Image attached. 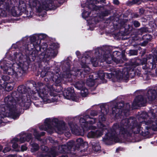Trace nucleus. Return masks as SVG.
<instances>
[{
  "instance_id": "20",
  "label": "nucleus",
  "mask_w": 157,
  "mask_h": 157,
  "mask_svg": "<svg viewBox=\"0 0 157 157\" xmlns=\"http://www.w3.org/2000/svg\"><path fill=\"white\" fill-rule=\"evenodd\" d=\"M146 101V98H143L141 95L135 98L132 104V105L138 106H144Z\"/></svg>"
},
{
  "instance_id": "57",
  "label": "nucleus",
  "mask_w": 157,
  "mask_h": 157,
  "mask_svg": "<svg viewBox=\"0 0 157 157\" xmlns=\"http://www.w3.org/2000/svg\"><path fill=\"white\" fill-rule=\"evenodd\" d=\"M142 133L144 132V131H142Z\"/></svg>"
},
{
  "instance_id": "54",
  "label": "nucleus",
  "mask_w": 157,
  "mask_h": 157,
  "mask_svg": "<svg viewBox=\"0 0 157 157\" xmlns=\"http://www.w3.org/2000/svg\"><path fill=\"white\" fill-rule=\"evenodd\" d=\"M69 69H69V66L68 68V70H67L68 71H69Z\"/></svg>"
},
{
  "instance_id": "35",
  "label": "nucleus",
  "mask_w": 157,
  "mask_h": 157,
  "mask_svg": "<svg viewBox=\"0 0 157 157\" xmlns=\"http://www.w3.org/2000/svg\"><path fill=\"white\" fill-rule=\"evenodd\" d=\"M2 78L4 82H7L6 81H9L10 79V77L7 75H3Z\"/></svg>"
},
{
  "instance_id": "48",
  "label": "nucleus",
  "mask_w": 157,
  "mask_h": 157,
  "mask_svg": "<svg viewBox=\"0 0 157 157\" xmlns=\"http://www.w3.org/2000/svg\"><path fill=\"white\" fill-rule=\"evenodd\" d=\"M100 108L102 110L104 108V105H102L100 106Z\"/></svg>"
},
{
  "instance_id": "28",
  "label": "nucleus",
  "mask_w": 157,
  "mask_h": 157,
  "mask_svg": "<svg viewBox=\"0 0 157 157\" xmlns=\"http://www.w3.org/2000/svg\"><path fill=\"white\" fill-rule=\"evenodd\" d=\"M41 148L44 151L40 157H51L48 154L49 153L47 152L48 149L47 147L42 146L41 147Z\"/></svg>"
},
{
  "instance_id": "5",
  "label": "nucleus",
  "mask_w": 157,
  "mask_h": 157,
  "mask_svg": "<svg viewBox=\"0 0 157 157\" xmlns=\"http://www.w3.org/2000/svg\"><path fill=\"white\" fill-rule=\"evenodd\" d=\"M16 94V92H14L11 95L6 97L4 100V104L0 106V124L2 121V119L5 117H11L14 119L19 117V114L15 99H17V97H14Z\"/></svg>"
},
{
  "instance_id": "2",
  "label": "nucleus",
  "mask_w": 157,
  "mask_h": 157,
  "mask_svg": "<svg viewBox=\"0 0 157 157\" xmlns=\"http://www.w3.org/2000/svg\"><path fill=\"white\" fill-rule=\"evenodd\" d=\"M129 122L128 119H125L121 121L120 126L117 124H114L113 127V131L111 130L105 134L103 138L104 141H115L119 131L120 134L124 135L130 136L133 133L134 134L139 133L142 128L140 126L137 125L136 123L129 126L128 123Z\"/></svg>"
},
{
  "instance_id": "8",
  "label": "nucleus",
  "mask_w": 157,
  "mask_h": 157,
  "mask_svg": "<svg viewBox=\"0 0 157 157\" xmlns=\"http://www.w3.org/2000/svg\"><path fill=\"white\" fill-rule=\"evenodd\" d=\"M98 75L99 78L101 79L106 77L109 78H112L115 80L118 81H126L129 77L128 72L126 68L123 69H116L112 71L110 73H104L103 71H100L98 73Z\"/></svg>"
},
{
  "instance_id": "26",
  "label": "nucleus",
  "mask_w": 157,
  "mask_h": 157,
  "mask_svg": "<svg viewBox=\"0 0 157 157\" xmlns=\"http://www.w3.org/2000/svg\"><path fill=\"white\" fill-rule=\"evenodd\" d=\"M105 120L104 113H101L99 117V122L97 124V126L98 125L99 126L101 127V128H103V126H105L106 128V126L101 123V122L105 121Z\"/></svg>"
},
{
  "instance_id": "33",
  "label": "nucleus",
  "mask_w": 157,
  "mask_h": 157,
  "mask_svg": "<svg viewBox=\"0 0 157 157\" xmlns=\"http://www.w3.org/2000/svg\"><path fill=\"white\" fill-rule=\"evenodd\" d=\"M97 17H95V16H94V18H92L91 19L89 18L86 19L87 21L89 24H94L96 22V19Z\"/></svg>"
},
{
  "instance_id": "29",
  "label": "nucleus",
  "mask_w": 157,
  "mask_h": 157,
  "mask_svg": "<svg viewBox=\"0 0 157 157\" xmlns=\"http://www.w3.org/2000/svg\"><path fill=\"white\" fill-rule=\"evenodd\" d=\"M86 84L89 86H92L94 84V78L93 77V75L89 76V78L87 80Z\"/></svg>"
},
{
  "instance_id": "49",
  "label": "nucleus",
  "mask_w": 157,
  "mask_h": 157,
  "mask_svg": "<svg viewBox=\"0 0 157 157\" xmlns=\"http://www.w3.org/2000/svg\"><path fill=\"white\" fill-rule=\"evenodd\" d=\"M16 156L15 155H9L8 157H15Z\"/></svg>"
},
{
  "instance_id": "14",
  "label": "nucleus",
  "mask_w": 157,
  "mask_h": 157,
  "mask_svg": "<svg viewBox=\"0 0 157 157\" xmlns=\"http://www.w3.org/2000/svg\"><path fill=\"white\" fill-rule=\"evenodd\" d=\"M31 134H23L21 136H18L12 139L11 142L12 144V147L14 149L18 147V144L24 143L25 141H29L31 138Z\"/></svg>"
},
{
  "instance_id": "17",
  "label": "nucleus",
  "mask_w": 157,
  "mask_h": 157,
  "mask_svg": "<svg viewBox=\"0 0 157 157\" xmlns=\"http://www.w3.org/2000/svg\"><path fill=\"white\" fill-rule=\"evenodd\" d=\"M74 86L76 89L80 90V93L82 97H85L88 95V89L85 86V83L83 80H81L76 82Z\"/></svg>"
},
{
  "instance_id": "32",
  "label": "nucleus",
  "mask_w": 157,
  "mask_h": 157,
  "mask_svg": "<svg viewBox=\"0 0 157 157\" xmlns=\"http://www.w3.org/2000/svg\"><path fill=\"white\" fill-rule=\"evenodd\" d=\"M143 37L144 39H145L147 40L146 41H145L142 44V45L145 46L148 43V41L151 40V39L150 36L149 34H146L145 36H144Z\"/></svg>"
},
{
  "instance_id": "9",
  "label": "nucleus",
  "mask_w": 157,
  "mask_h": 157,
  "mask_svg": "<svg viewBox=\"0 0 157 157\" xmlns=\"http://www.w3.org/2000/svg\"><path fill=\"white\" fill-rule=\"evenodd\" d=\"M58 119L56 118H47L44 121L45 127H44V126H41L40 127V128L42 130L47 131L50 133H52L54 131L59 134L63 133L64 131L66 130L65 125L64 123L58 125Z\"/></svg>"
},
{
  "instance_id": "55",
  "label": "nucleus",
  "mask_w": 157,
  "mask_h": 157,
  "mask_svg": "<svg viewBox=\"0 0 157 157\" xmlns=\"http://www.w3.org/2000/svg\"><path fill=\"white\" fill-rule=\"evenodd\" d=\"M73 71H71V74H73Z\"/></svg>"
},
{
  "instance_id": "38",
  "label": "nucleus",
  "mask_w": 157,
  "mask_h": 157,
  "mask_svg": "<svg viewBox=\"0 0 157 157\" xmlns=\"http://www.w3.org/2000/svg\"><path fill=\"white\" fill-rule=\"evenodd\" d=\"M137 54V51L136 50H130L129 51V54L130 55H136Z\"/></svg>"
},
{
  "instance_id": "41",
  "label": "nucleus",
  "mask_w": 157,
  "mask_h": 157,
  "mask_svg": "<svg viewBox=\"0 0 157 157\" xmlns=\"http://www.w3.org/2000/svg\"><path fill=\"white\" fill-rule=\"evenodd\" d=\"M140 3V0H133L132 1V3L133 4H139Z\"/></svg>"
},
{
  "instance_id": "34",
  "label": "nucleus",
  "mask_w": 157,
  "mask_h": 157,
  "mask_svg": "<svg viewBox=\"0 0 157 157\" xmlns=\"http://www.w3.org/2000/svg\"><path fill=\"white\" fill-rule=\"evenodd\" d=\"M140 117L141 118L143 119L147 118L148 117V114L146 112H142L140 115Z\"/></svg>"
},
{
  "instance_id": "1",
  "label": "nucleus",
  "mask_w": 157,
  "mask_h": 157,
  "mask_svg": "<svg viewBox=\"0 0 157 157\" xmlns=\"http://www.w3.org/2000/svg\"><path fill=\"white\" fill-rule=\"evenodd\" d=\"M95 118L90 117L88 115L81 117L79 120V123L82 129L76 128V125L75 126V128H72V125H70L71 131L74 134L77 135L83 136L85 132L89 129L94 130L97 129L95 131H91L89 132L87 135V137L90 138H98L102 136L103 134L104 131L106 129V127L103 126V128L98 125L97 128L94 124L96 123Z\"/></svg>"
},
{
  "instance_id": "15",
  "label": "nucleus",
  "mask_w": 157,
  "mask_h": 157,
  "mask_svg": "<svg viewBox=\"0 0 157 157\" xmlns=\"http://www.w3.org/2000/svg\"><path fill=\"white\" fill-rule=\"evenodd\" d=\"M157 60L153 57L143 59L142 62L143 68L144 69H153L156 67Z\"/></svg>"
},
{
  "instance_id": "23",
  "label": "nucleus",
  "mask_w": 157,
  "mask_h": 157,
  "mask_svg": "<svg viewBox=\"0 0 157 157\" xmlns=\"http://www.w3.org/2000/svg\"><path fill=\"white\" fill-rule=\"evenodd\" d=\"M47 37V35L46 34L43 33H40L39 34H36L31 36V40H39L41 41V40L44 39L46 38Z\"/></svg>"
},
{
  "instance_id": "22",
  "label": "nucleus",
  "mask_w": 157,
  "mask_h": 157,
  "mask_svg": "<svg viewBox=\"0 0 157 157\" xmlns=\"http://www.w3.org/2000/svg\"><path fill=\"white\" fill-rule=\"evenodd\" d=\"M156 96V91L153 89H149L147 92L146 96L148 99L150 101H152L155 99Z\"/></svg>"
},
{
  "instance_id": "4",
  "label": "nucleus",
  "mask_w": 157,
  "mask_h": 157,
  "mask_svg": "<svg viewBox=\"0 0 157 157\" xmlns=\"http://www.w3.org/2000/svg\"><path fill=\"white\" fill-rule=\"evenodd\" d=\"M14 59L16 61L12 64H10L9 61L4 60L0 62L1 68L4 72L11 75L14 78L17 77L18 74L23 71L24 67V60L23 59V56L21 53L15 52L13 55Z\"/></svg>"
},
{
  "instance_id": "39",
  "label": "nucleus",
  "mask_w": 157,
  "mask_h": 157,
  "mask_svg": "<svg viewBox=\"0 0 157 157\" xmlns=\"http://www.w3.org/2000/svg\"><path fill=\"white\" fill-rule=\"evenodd\" d=\"M11 149V148L10 147H5L3 151L4 153H6L10 151Z\"/></svg>"
},
{
  "instance_id": "51",
  "label": "nucleus",
  "mask_w": 157,
  "mask_h": 157,
  "mask_svg": "<svg viewBox=\"0 0 157 157\" xmlns=\"http://www.w3.org/2000/svg\"><path fill=\"white\" fill-rule=\"evenodd\" d=\"M2 148V146L0 145V151H1Z\"/></svg>"
},
{
  "instance_id": "42",
  "label": "nucleus",
  "mask_w": 157,
  "mask_h": 157,
  "mask_svg": "<svg viewBox=\"0 0 157 157\" xmlns=\"http://www.w3.org/2000/svg\"><path fill=\"white\" fill-rule=\"evenodd\" d=\"M90 115L92 116H95L97 115V113L95 111H92L90 113Z\"/></svg>"
},
{
  "instance_id": "10",
  "label": "nucleus",
  "mask_w": 157,
  "mask_h": 157,
  "mask_svg": "<svg viewBox=\"0 0 157 157\" xmlns=\"http://www.w3.org/2000/svg\"><path fill=\"white\" fill-rule=\"evenodd\" d=\"M90 62L95 67H97L98 65V60L96 58H94L91 59L89 56H88L87 57H82L80 63L83 69L81 71H78L76 72L77 74H75V75L79 74L82 77H85V76L89 74L90 71V69L88 67V64Z\"/></svg>"
},
{
  "instance_id": "12",
  "label": "nucleus",
  "mask_w": 157,
  "mask_h": 157,
  "mask_svg": "<svg viewBox=\"0 0 157 157\" xmlns=\"http://www.w3.org/2000/svg\"><path fill=\"white\" fill-rule=\"evenodd\" d=\"M74 144L71 140L68 142L66 144L59 145L58 148L53 147L51 149L50 153L52 157H56L59 153L68 154L71 152V149Z\"/></svg>"
},
{
  "instance_id": "58",
  "label": "nucleus",
  "mask_w": 157,
  "mask_h": 157,
  "mask_svg": "<svg viewBox=\"0 0 157 157\" xmlns=\"http://www.w3.org/2000/svg\"><path fill=\"white\" fill-rule=\"evenodd\" d=\"M144 12V11L143 10H142V12Z\"/></svg>"
},
{
  "instance_id": "53",
  "label": "nucleus",
  "mask_w": 157,
  "mask_h": 157,
  "mask_svg": "<svg viewBox=\"0 0 157 157\" xmlns=\"http://www.w3.org/2000/svg\"><path fill=\"white\" fill-rule=\"evenodd\" d=\"M20 88H21V87H18V91H19V90H20Z\"/></svg>"
},
{
  "instance_id": "18",
  "label": "nucleus",
  "mask_w": 157,
  "mask_h": 157,
  "mask_svg": "<svg viewBox=\"0 0 157 157\" xmlns=\"http://www.w3.org/2000/svg\"><path fill=\"white\" fill-rule=\"evenodd\" d=\"M63 95L65 98L71 100L73 101H77L74 90L71 88L65 89L63 92Z\"/></svg>"
},
{
  "instance_id": "16",
  "label": "nucleus",
  "mask_w": 157,
  "mask_h": 157,
  "mask_svg": "<svg viewBox=\"0 0 157 157\" xmlns=\"http://www.w3.org/2000/svg\"><path fill=\"white\" fill-rule=\"evenodd\" d=\"M99 2V0H82L81 1V6L82 7H86L87 6L89 8L96 10H99V7L95 4L100 3Z\"/></svg>"
},
{
  "instance_id": "56",
  "label": "nucleus",
  "mask_w": 157,
  "mask_h": 157,
  "mask_svg": "<svg viewBox=\"0 0 157 157\" xmlns=\"http://www.w3.org/2000/svg\"><path fill=\"white\" fill-rule=\"evenodd\" d=\"M1 91H0V95H1Z\"/></svg>"
},
{
  "instance_id": "50",
  "label": "nucleus",
  "mask_w": 157,
  "mask_h": 157,
  "mask_svg": "<svg viewBox=\"0 0 157 157\" xmlns=\"http://www.w3.org/2000/svg\"><path fill=\"white\" fill-rule=\"evenodd\" d=\"M71 74L70 75L69 74L68 75V76H66V77L68 78H70L71 77Z\"/></svg>"
},
{
  "instance_id": "6",
  "label": "nucleus",
  "mask_w": 157,
  "mask_h": 157,
  "mask_svg": "<svg viewBox=\"0 0 157 157\" xmlns=\"http://www.w3.org/2000/svg\"><path fill=\"white\" fill-rule=\"evenodd\" d=\"M35 90L32 91L31 98L37 100L40 97L44 103L56 101L57 94L52 88L49 89L41 83H39Z\"/></svg>"
},
{
  "instance_id": "30",
  "label": "nucleus",
  "mask_w": 157,
  "mask_h": 157,
  "mask_svg": "<svg viewBox=\"0 0 157 157\" xmlns=\"http://www.w3.org/2000/svg\"><path fill=\"white\" fill-rule=\"evenodd\" d=\"M26 98L25 97H23L22 98H19L17 99V102L19 104L20 106L22 107L25 105Z\"/></svg>"
},
{
  "instance_id": "7",
  "label": "nucleus",
  "mask_w": 157,
  "mask_h": 157,
  "mask_svg": "<svg viewBox=\"0 0 157 157\" xmlns=\"http://www.w3.org/2000/svg\"><path fill=\"white\" fill-rule=\"evenodd\" d=\"M54 0H29V5L32 9L35 8L37 12H43V15L39 14L42 17L45 15L44 10H53L55 9L53 5Z\"/></svg>"
},
{
  "instance_id": "52",
  "label": "nucleus",
  "mask_w": 157,
  "mask_h": 157,
  "mask_svg": "<svg viewBox=\"0 0 157 157\" xmlns=\"http://www.w3.org/2000/svg\"><path fill=\"white\" fill-rule=\"evenodd\" d=\"M5 0H0V2H4V1Z\"/></svg>"
},
{
  "instance_id": "3",
  "label": "nucleus",
  "mask_w": 157,
  "mask_h": 157,
  "mask_svg": "<svg viewBox=\"0 0 157 157\" xmlns=\"http://www.w3.org/2000/svg\"><path fill=\"white\" fill-rule=\"evenodd\" d=\"M29 40L30 41L28 43L26 46L25 47L26 49L30 51L33 48H35L37 52L39 50L41 52L39 56L40 60L43 62H46L47 63H48V59H49V57L50 56L53 55L54 50L58 48L59 47L57 44L53 43L51 45L50 47H49L48 48L47 44L44 43L42 45L40 48V41L39 40H31V36L29 37L26 36L22 39L24 43H26L27 41Z\"/></svg>"
},
{
  "instance_id": "59",
  "label": "nucleus",
  "mask_w": 157,
  "mask_h": 157,
  "mask_svg": "<svg viewBox=\"0 0 157 157\" xmlns=\"http://www.w3.org/2000/svg\"><path fill=\"white\" fill-rule=\"evenodd\" d=\"M69 136H70V133H69Z\"/></svg>"
},
{
  "instance_id": "36",
  "label": "nucleus",
  "mask_w": 157,
  "mask_h": 157,
  "mask_svg": "<svg viewBox=\"0 0 157 157\" xmlns=\"http://www.w3.org/2000/svg\"><path fill=\"white\" fill-rule=\"evenodd\" d=\"M90 13L86 11H84L82 13V16L83 18L85 19L88 18L89 15Z\"/></svg>"
},
{
  "instance_id": "43",
  "label": "nucleus",
  "mask_w": 157,
  "mask_h": 157,
  "mask_svg": "<svg viewBox=\"0 0 157 157\" xmlns=\"http://www.w3.org/2000/svg\"><path fill=\"white\" fill-rule=\"evenodd\" d=\"M22 151H25L27 149V147L25 145H22L21 147Z\"/></svg>"
},
{
  "instance_id": "21",
  "label": "nucleus",
  "mask_w": 157,
  "mask_h": 157,
  "mask_svg": "<svg viewBox=\"0 0 157 157\" xmlns=\"http://www.w3.org/2000/svg\"><path fill=\"white\" fill-rule=\"evenodd\" d=\"M14 83L12 82H3L0 81V85L4 90L7 91H10L13 89Z\"/></svg>"
},
{
  "instance_id": "13",
  "label": "nucleus",
  "mask_w": 157,
  "mask_h": 157,
  "mask_svg": "<svg viewBox=\"0 0 157 157\" xmlns=\"http://www.w3.org/2000/svg\"><path fill=\"white\" fill-rule=\"evenodd\" d=\"M12 15L14 17H18L21 15L22 13H25L27 14V16L29 17L28 11L26 10L25 3L22 2H19V5L18 9L17 6L13 7L10 10Z\"/></svg>"
},
{
  "instance_id": "27",
  "label": "nucleus",
  "mask_w": 157,
  "mask_h": 157,
  "mask_svg": "<svg viewBox=\"0 0 157 157\" xmlns=\"http://www.w3.org/2000/svg\"><path fill=\"white\" fill-rule=\"evenodd\" d=\"M103 58L104 61H105L106 63L108 64L111 63L113 60L112 57L110 53L104 55L103 56Z\"/></svg>"
},
{
  "instance_id": "46",
  "label": "nucleus",
  "mask_w": 157,
  "mask_h": 157,
  "mask_svg": "<svg viewBox=\"0 0 157 157\" xmlns=\"http://www.w3.org/2000/svg\"><path fill=\"white\" fill-rule=\"evenodd\" d=\"M113 2L114 4L116 5H118L119 4V2L118 0H114Z\"/></svg>"
},
{
  "instance_id": "31",
  "label": "nucleus",
  "mask_w": 157,
  "mask_h": 157,
  "mask_svg": "<svg viewBox=\"0 0 157 157\" xmlns=\"http://www.w3.org/2000/svg\"><path fill=\"white\" fill-rule=\"evenodd\" d=\"M30 144L32 146L31 148V151L32 152H34L35 151L38 150L39 148V147L37 144L35 143H30Z\"/></svg>"
},
{
  "instance_id": "60",
  "label": "nucleus",
  "mask_w": 157,
  "mask_h": 157,
  "mask_svg": "<svg viewBox=\"0 0 157 157\" xmlns=\"http://www.w3.org/2000/svg\"><path fill=\"white\" fill-rule=\"evenodd\" d=\"M38 53H39V51H38Z\"/></svg>"
},
{
  "instance_id": "25",
  "label": "nucleus",
  "mask_w": 157,
  "mask_h": 157,
  "mask_svg": "<svg viewBox=\"0 0 157 157\" xmlns=\"http://www.w3.org/2000/svg\"><path fill=\"white\" fill-rule=\"evenodd\" d=\"M76 147L79 148L80 146H87L88 143L87 142L84 141L81 138H79L76 140Z\"/></svg>"
},
{
  "instance_id": "45",
  "label": "nucleus",
  "mask_w": 157,
  "mask_h": 157,
  "mask_svg": "<svg viewBox=\"0 0 157 157\" xmlns=\"http://www.w3.org/2000/svg\"><path fill=\"white\" fill-rule=\"evenodd\" d=\"M99 3L103 5L105 3V0H99Z\"/></svg>"
},
{
  "instance_id": "37",
  "label": "nucleus",
  "mask_w": 157,
  "mask_h": 157,
  "mask_svg": "<svg viewBox=\"0 0 157 157\" xmlns=\"http://www.w3.org/2000/svg\"><path fill=\"white\" fill-rule=\"evenodd\" d=\"M33 130L34 132V135L36 138H37V137L39 136H40L41 135H44V133L43 132H42L41 135H40L38 134V133L37 132V131L36 129H33Z\"/></svg>"
},
{
  "instance_id": "40",
  "label": "nucleus",
  "mask_w": 157,
  "mask_h": 157,
  "mask_svg": "<svg viewBox=\"0 0 157 157\" xmlns=\"http://www.w3.org/2000/svg\"><path fill=\"white\" fill-rule=\"evenodd\" d=\"M133 24L136 27H138L140 26V23L137 21H135L133 22Z\"/></svg>"
},
{
  "instance_id": "11",
  "label": "nucleus",
  "mask_w": 157,
  "mask_h": 157,
  "mask_svg": "<svg viewBox=\"0 0 157 157\" xmlns=\"http://www.w3.org/2000/svg\"><path fill=\"white\" fill-rule=\"evenodd\" d=\"M149 115H151L150 118L147 122L142 121L141 125L144 126V128L147 130L151 128L154 131L157 130V118L155 116H157V106L154 109H152L150 110L148 113Z\"/></svg>"
},
{
  "instance_id": "44",
  "label": "nucleus",
  "mask_w": 157,
  "mask_h": 157,
  "mask_svg": "<svg viewBox=\"0 0 157 157\" xmlns=\"http://www.w3.org/2000/svg\"><path fill=\"white\" fill-rule=\"evenodd\" d=\"M4 13L5 11H2V10L1 9H0V15L1 16H3L4 15Z\"/></svg>"
},
{
  "instance_id": "24",
  "label": "nucleus",
  "mask_w": 157,
  "mask_h": 157,
  "mask_svg": "<svg viewBox=\"0 0 157 157\" xmlns=\"http://www.w3.org/2000/svg\"><path fill=\"white\" fill-rule=\"evenodd\" d=\"M90 144L92 146V149L95 152H98L101 150V147L98 142L94 141H91Z\"/></svg>"
},
{
  "instance_id": "47",
  "label": "nucleus",
  "mask_w": 157,
  "mask_h": 157,
  "mask_svg": "<svg viewBox=\"0 0 157 157\" xmlns=\"http://www.w3.org/2000/svg\"><path fill=\"white\" fill-rule=\"evenodd\" d=\"M76 54L77 56H78L80 54V52H79L78 51H77L76 52Z\"/></svg>"
},
{
  "instance_id": "19",
  "label": "nucleus",
  "mask_w": 157,
  "mask_h": 157,
  "mask_svg": "<svg viewBox=\"0 0 157 157\" xmlns=\"http://www.w3.org/2000/svg\"><path fill=\"white\" fill-rule=\"evenodd\" d=\"M117 106L115 105L114 107H113L112 108L113 113V114L115 113L116 116L117 115H119L120 114V111H121V108H118L119 106L121 107L123 106L127 111H128L130 108V105L128 103H127L125 105H124L123 103H120L117 104Z\"/></svg>"
}]
</instances>
